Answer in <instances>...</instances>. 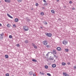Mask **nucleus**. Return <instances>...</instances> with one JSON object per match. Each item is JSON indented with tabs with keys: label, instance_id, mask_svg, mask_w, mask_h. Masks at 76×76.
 <instances>
[{
	"label": "nucleus",
	"instance_id": "1",
	"mask_svg": "<svg viewBox=\"0 0 76 76\" xmlns=\"http://www.w3.org/2000/svg\"><path fill=\"white\" fill-rule=\"evenodd\" d=\"M24 30H25V31H28V27L27 26H23Z\"/></svg>",
	"mask_w": 76,
	"mask_h": 76
},
{
	"label": "nucleus",
	"instance_id": "2",
	"mask_svg": "<svg viewBox=\"0 0 76 76\" xmlns=\"http://www.w3.org/2000/svg\"><path fill=\"white\" fill-rule=\"evenodd\" d=\"M47 35L48 37H51L52 36L51 33H47Z\"/></svg>",
	"mask_w": 76,
	"mask_h": 76
},
{
	"label": "nucleus",
	"instance_id": "3",
	"mask_svg": "<svg viewBox=\"0 0 76 76\" xmlns=\"http://www.w3.org/2000/svg\"><path fill=\"white\" fill-rule=\"evenodd\" d=\"M62 43L63 44H64V45H66V44H67V41L64 40L62 42Z\"/></svg>",
	"mask_w": 76,
	"mask_h": 76
},
{
	"label": "nucleus",
	"instance_id": "4",
	"mask_svg": "<svg viewBox=\"0 0 76 76\" xmlns=\"http://www.w3.org/2000/svg\"><path fill=\"white\" fill-rule=\"evenodd\" d=\"M42 43L45 45H46L47 44V42H45V41L43 42Z\"/></svg>",
	"mask_w": 76,
	"mask_h": 76
},
{
	"label": "nucleus",
	"instance_id": "5",
	"mask_svg": "<svg viewBox=\"0 0 76 76\" xmlns=\"http://www.w3.org/2000/svg\"><path fill=\"white\" fill-rule=\"evenodd\" d=\"M57 50H58V51H61V48L60 47H58L57 48Z\"/></svg>",
	"mask_w": 76,
	"mask_h": 76
},
{
	"label": "nucleus",
	"instance_id": "6",
	"mask_svg": "<svg viewBox=\"0 0 76 76\" xmlns=\"http://www.w3.org/2000/svg\"><path fill=\"white\" fill-rule=\"evenodd\" d=\"M26 20H27L28 22H29L31 21V19H29L27 17L26 18Z\"/></svg>",
	"mask_w": 76,
	"mask_h": 76
},
{
	"label": "nucleus",
	"instance_id": "7",
	"mask_svg": "<svg viewBox=\"0 0 76 76\" xmlns=\"http://www.w3.org/2000/svg\"><path fill=\"white\" fill-rule=\"evenodd\" d=\"M7 16H8L9 17V18H11V19H13V17H12V16L10 15L9 14L7 13Z\"/></svg>",
	"mask_w": 76,
	"mask_h": 76
},
{
	"label": "nucleus",
	"instance_id": "8",
	"mask_svg": "<svg viewBox=\"0 0 76 76\" xmlns=\"http://www.w3.org/2000/svg\"><path fill=\"white\" fill-rule=\"evenodd\" d=\"M63 75L65 76H69L68 74L64 73H63Z\"/></svg>",
	"mask_w": 76,
	"mask_h": 76
},
{
	"label": "nucleus",
	"instance_id": "9",
	"mask_svg": "<svg viewBox=\"0 0 76 76\" xmlns=\"http://www.w3.org/2000/svg\"><path fill=\"white\" fill-rule=\"evenodd\" d=\"M4 35V34L2 33V34H0V38H3V35Z\"/></svg>",
	"mask_w": 76,
	"mask_h": 76
},
{
	"label": "nucleus",
	"instance_id": "10",
	"mask_svg": "<svg viewBox=\"0 0 76 76\" xmlns=\"http://www.w3.org/2000/svg\"><path fill=\"white\" fill-rule=\"evenodd\" d=\"M52 67L53 68H54V67H56V64H53L52 65Z\"/></svg>",
	"mask_w": 76,
	"mask_h": 76
},
{
	"label": "nucleus",
	"instance_id": "11",
	"mask_svg": "<svg viewBox=\"0 0 76 76\" xmlns=\"http://www.w3.org/2000/svg\"><path fill=\"white\" fill-rule=\"evenodd\" d=\"M28 74L29 75H32L33 74V72L31 71L29 72Z\"/></svg>",
	"mask_w": 76,
	"mask_h": 76
},
{
	"label": "nucleus",
	"instance_id": "12",
	"mask_svg": "<svg viewBox=\"0 0 76 76\" xmlns=\"http://www.w3.org/2000/svg\"><path fill=\"white\" fill-rule=\"evenodd\" d=\"M7 3H10V0H4Z\"/></svg>",
	"mask_w": 76,
	"mask_h": 76
},
{
	"label": "nucleus",
	"instance_id": "13",
	"mask_svg": "<svg viewBox=\"0 0 76 76\" xmlns=\"http://www.w3.org/2000/svg\"><path fill=\"white\" fill-rule=\"evenodd\" d=\"M15 22H18V21H19V19L18 18H15Z\"/></svg>",
	"mask_w": 76,
	"mask_h": 76
},
{
	"label": "nucleus",
	"instance_id": "14",
	"mask_svg": "<svg viewBox=\"0 0 76 76\" xmlns=\"http://www.w3.org/2000/svg\"><path fill=\"white\" fill-rule=\"evenodd\" d=\"M53 53H54L55 54H57V52H56V50H53Z\"/></svg>",
	"mask_w": 76,
	"mask_h": 76
},
{
	"label": "nucleus",
	"instance_id": "15",
	"mask_svg": "<svg viewBox=\"0 0 76 76\" xmlns=\"http://www.w3.org/2000/svg\"><path fill=\"white\" fill-rule=\"evenodd\" d=\"M5 58H9V56H8V55H5Z\"/></svg>",
	"mask_w": 76,
	"mask_h": 76
},
{
	"label": "nucleus",
	"instance_id": "16",
	"mask_svg": "<svg viewBox=\"0 0 76 76\" xmlns=\"http://www.w3.org/2000/svg\"><path fill=\"white\" fill-rule=\"evenodd\" d=\"M32 61H34V62H37V61L36 60V59H32Z\"/></svg>",
	"mask_w": 76,
	"mask_h": 76
},
{
	"label": "nucleus",
	"instance_id": "17",
	"mask_svg": "<svg viewBox=\"0 0 76 76\" xmlns=\"http://www.w3.org/2000/svg\"><path fill=\"white\" fill-rule=\"evenodd\" d=\"M62 66H65V65H66V63L64 62H62Z\"/></svg>",
	"mask_w": 76,
	"mask_h": 76
},
{
	"label": "nucleus",
	"instance_id": "18",
	"mask_svg": "<svg viewBox=\"0 0 76 76\" xmlns=\"http://www.w3.org/2000/svg\"><path fill=\"white\" fill-rule=\"evenodd\" d=\"M51 12L52 13H55V11H54V10H51Z\"/></svg>",
	"mask_w": 76,
	"mask_h": 76
},
{
	"label": "nucleus",
	"instance_id": "19",
	"mask_svg": "<svg viewBox=\"0 0 76 76\" xmlns=\"http://www.w3.org/2000/svg\"><path fill=\"white\" fill-rule=\"evenodd\" d=\"M65 50L66 52H68V51H69V49H66Z\"/></svg>",
	"mask_w": 76,
	"mask_h": 76
},
{
	"label": "nucleus",
	"instance_id": "20",
	"mask_svg": "<svg viewBox=\"0 0 76 76\" xmlns=\"http://www.w3.org/2000/svg\"><path fill=\"white\" fill-rule=\"evenodd\" d=\"M44 5L45 6H47V5H48V3H45L44 4Z\"/></svg>",
	"mask_w": 76,
	"mask_h": 76
},
{
	"label": "nucleus",
	"instance_id": "21",
	"mask_svg": "<svg viewBox=\"0 0 76 76\" xmlns=\"http://www.w3.org/2000/svg\"><path fill=\"white\" fill-rule=\"evenodd\" d=\"M50 47H51V46L50 45H46V47L47 48H50Z\"/></svg>",
	"mask_w": 76,
	"mask_h": 76
},
{
	"label": "nucleus",
	"instance_id": "22",
	"mask_svg": "<svg viewBox=\"0 0 76 76\" xmlns=\"http://www.w3.org/2000/svg\"><path fill=\"white\" fill-rule=\"evenodd\" d=\"M25 42L26 44H28V41L27 40H26L25 41Z\"/></svg>",
	"mask_w": 76,
	"mask_h": 76
},
{
	"label": "nucleus",
	"instance_id": "23",
	"mask_svg": "<svg viewBox=\"0 0 76 76\" xmlns=\"http://www.w3.org/2000/svg\"><path fill=\"white\" fill-rule=\"evenodd\" d=\"M43 23L45 25H47V22H45V21H44Z\"/></svg>",
	"mask_w": 76,
	"mask_h": 76
},
{
	"label": "nucleus",
	"instance_id": "24",
	"mask_svg": "<svg viewBox=\"0 0 76 76\" xmlns=\"http://www.w3.org/2000/svg\"><path fill=\"white\" fill-rule=\"evenodd\" d=\"M13 26L14 28H16V25L15 24H13Z\"/></svg>",
	"mask_w": 76,
	"mask_h": 76
},
{
	"label": "nucleus",
	"instance_id": "25",
	"mask_svg": "<svg viewBox=\"0 0 76 76\" xmlns=\"http://www.w3.org/2000/svg\"><path fill=\"white\" fill-rule=\"evenodd\" d=\"M44 13L42 12H41L40 13V15H42V16H43V15H44Z\"/></svg>",
	"mask_w": 76,
	"mask_h": 76
},
{
	"label": "nucleus",
	"instance_id": "26",
	"mask_svg": "<svg viewBox=\"0 0 76 76\" xmlns=\"http://www.w3.org/2000/svg\"><path fill=\"white\" fill-rule=\"evenodd\" d=\"M7 26L8 27V28H10V24H8L7 25Z\"/></svg>",
	"mask_w": 76,
	"mask_h": 76
},
{
	"label": "nucleus",
	"instance_id": "27",
	"mask_svg": "<svg viewBox=\"0 0 76 76\" xmlns=\"http://www.w3.org/2000/svg\"><path fill=\"white\" fill-rule=\"evenodd\" d=\"M45 69H48V66L46 65V66H45Z\"/></svg>",
	"mask_w": 76,
	"mask_h": 76
},
{
	"label": "nucleus",
	"instance_id": "28",
	"mask_svg": "<svg viewBox=\"0 0 76 76\" xmlns=\"http://www.w3.org/2000/svg\"><path fill=\"white\" fill-rule=\"evenodd\" d=\"M18 2H19V3H20L22 1V0H18Z\"/></svg>",
	"mask_w": 76,
	"mask_h": 76
},
{
	"label": "nucleus",
	"instance_id": "29",
	"mask_svg": "<svg viewBox=\"0 0 76 76\" xmlns=\"http://www.w3.org/2000/svg\"><path fill=\"white\" fill-rule=\"evenodd\" d=\"M35 5H36V6H38L39 5V4H38V3H36V4H35Z\"/></svg>",
	"mask_w": 76,
	"mask_h": 76
},
{
	"label": "nucleus",
	"instance_id": "30",
	"mask_svg": "<svg viewBox=\"0 0 76 76\" xmlns=\"http://www.w3.org/2000/svg\"><path fill=\"white\" fill-rule=\"evenodd\" d=\"M34 48L37 49V46L35 45L34 46Z\"/></svg>",
	"mask_w": 76,
	"mask_h": 76
},
{
	"label": "nucleus",
	"instance_id": "31",
	"mask_svg": "<svg viewBox=\"0 0 76 76\" xmlns=\"http://www.w3.org/2000/svg\"><path fill=\"white\" fill-rule=\"evenodd\" d=\"M9 38H12V35H10L9 36Z\"/></svg>",
	"mask_w": 76,
	"mask_h": 76
},
{
	"label": "nucleus",
	"instance_id": "32",
	"mask_svg": "<svg viewBox=\"0 0 76 76\" xmlns=\"http://www.w3.org/2000/svg\"><path fill=\"white\" fill-rule=\"evenodd\" d=\"M40 73H41V75H44V73H41L40 72Z\"/></svg>",
	"mask_w": 76,
	"mask_h": 76
},
{
	"label": "nucleus",
	"instance_id": "33",
	"mask_svg": "<svg viewBox=\"0 0 76 76\" xmlns=\"http://www.w3.org/2000/svg\"><path fill=\"white\" fill-rule=\"evenodd\" d=\"M69 3L70 4H72L73 3V2H72V1H70L69 2Z\"/></svg>",
	"mask_w": 76,
	"mask_h": 76
},
{
	"label": "nucleus",
	"instance_id": "34",
	"mask_svg": "<svg viewBox=\"0 0 76 76\" xmlns=\"http://www.w3.org/2000/svg\"><path fill=\"white\" fill-rule=\"evenodd\" d=\"M47 75H48V76H51V74L50 73H47Z\"/></svg>",
	"mask_w": 76,
	"mask_h": 76
},
{
	"label": "nucleus",
	"instance_id": "35",
	"mask_svg": "<svg viewBox=\"0 0 76 76\" xmlns=\"http://www.w3.org/2000/svg\"><path fill=\"white\" fill-rule=\"evenodd\" d=\"M6 76H9V74L8 73H7L6 74Z\"/></svg>",
	"mask_w": 76,
	"mask_h": 76
},
{
	"label": "nucleus",
	"instance_id": "36",
	"mask_svg": "<svg viewBox=\"0 0 76 76\" xmlns=\"http://www.w3.org/2000/svg\"><path fill=\"white\" fill-rule=\"evenodd\" d=\"M16 46H17V47H19V46H20V45L19 44H17L16 45Z\"/></svg>",
	"mask_w": 76,
	"mask_h": 76
},
{
	"label": "nucleus",
	"instance_id": "37",
	"mask_svg": "<svg viewBox=\"0 0 76 76\" xmlns=\"http://www.w3.org/2000/svg\"><path fill=\"white\" fill-rule=\"evenodd\" d=\"M32 45H33V46H35V44H34V43H32Z\"/></svg>",
	"mask_w": 76,
	"mask_h": 76
},
{
	"label": "nucleus",
	"instance_id": "38",
	"mask_svg": "<svg viewBox=\"0 0 76 76\" xmlns=\"http://www.w3.org/2000/svg\"><path fill=\"white\" fill-rule=\"evenodd\" d=\"M43 1L44 2V3H46V2H47V1H46L45 0H43Z\"/></svg>",
	"mask_w": 76,
	"mask_h": 76
},
{
	"label": "nucleus",
	"instance_id": "39",
	"mask_svg": "<svg viewBox=\"0 0 76 76\" xmlns=\"http://www.w3.org/2000/svg\"><path fill=\"white\" fill-rule=\"evenodd\" d=\"M67 64L68 65L70 64V63L69 62H68L67 63Z\"/></svg>",
	"mask_w": 76,
	"mask_h": 76
},
{
	"label": "nucleus",
	"instance_id": "40",
	"mask_svg": "<svg viewBox=\"0 0 76 76\" xmlns=\"http://www.w3.org/2000/svg\"><path fill=\"white\" fill-rule=\"evenodd\" d=\"M74 69H76V66H74Z\"/></svg>",
	"mask_w": 76,
	"mask_h": 76
},
{
	"label": "nucleus",
	"instance_id": "41",
	"mask_svg": "<svg viewBox=\"0 0 76 76\" xmlns=\"http://www.w3.org/2000/svg\"><path fill=\"white\" fill-rule=\"evenodd\" d=\"M33 76H36V74H34L33 75Z\"/></svg>",
	"mask_w": 76,
	"mask_h": 76
},
{
	"label": "nucleus",
	"instance_id": "42",
	"mask_svg": "<svg viewBox=\"0 0 76 76\" xmlns=\"http://www.w3.org/2000/svg\"><path fill=\"white\" fill-rule=\"evenodd\" d=\"M72 10H75V8L73 7V8L72 9Z\"/></svg>",
	"mask_w": 76,
	"mask_h": 76
},
{
	"label": "nucleus",
	"instance_id": "43",
	"mask_svg": "<svg viewBox=\"0 0 76 76\" xmlns=\"http://www.w3.org/2000/svg\"><path fill=\"white\" fill-rule=\"evenodd\" d=\"M42 9H45V8L44 7H42Z\"/></svg>",
	"mask_w": 76,
	"mask_h": 76
},
{
	"label": "nucleus",
	"instance_id": "44",
	"mask_svg": "<svg viewBox=\"0 0 76 76\" xmlns=\"http://www.w3.org/2000/svg\"><path fill=\"white\" fill-rule=\"evenodd\" d=\"M40 28H41V29H42L43 28L41 26Z\"/></svg>",
	"mask_w": 76,
	"mask_h": 76
},
{
	"label": "nucleus",
	"instance_id": "45",
	"mask_svg": "<svg viewBox=\"0 0 76 76\" xmlns=\"http://www.w3.org/2000/svg\"><path fill=\"white\" fill-rule=\"evenodd\" d=\"M46 56H48V54H46Z\"/></svg>",
	"mask_w": 76,
	"mask_h": 76
},
{
	"label": "nucleus",
	"instance_id": "46",
	"mask_svg": "<svg viewBox=\"0 0 76 76\" xmlns=\"http://www.w3.org/2000/svg\"><path fill=\"white\" fill-rule=\"evenodd\" d=\"M59 0H57V1L58 2V1H59Z\"/></svg>",
	"mask_w": 76,
	"mask_h": 76
},
{
	"label": "nucleus",
	"instance_id": "47",
	"mask_svg": "<svg viewBox=\"0 0 76 76\" xmlns=\"http://www.w3.org/2000/svg\"><path fill=\"white\" fill-rule=\"evenodd\" d=\"M0 26H1V24L0 23Z\"/></svg>",
	"mask_w": 76,
	"mask_h": 76
},
{
	"label": "nucleus",
	"instance_id": "48",
	"mask_svg": "<svg viewBox=\"0 0 76 76\" xmlns=\"http://www.w3.org/2000/svg\"><path fill=\"white\" fill-rule=\"evenodd\" d=\"M54 61H56V60H54Z\"/></svg>",
	"mask_w": 76,
	"mask_h": 76
},
{
	"label": "nucleus",
	"instance_id": "49",
	"mask_svg": "<svg viewBox=\"0 0 76 76\" xmlns=\"http://www.w3.org/2000/svg\"><path fill=\"white\" fill-rule=\"evenodd\" d=\"M31 10H33V8H32V9H31Z\"/></svg>",
	"mask_w": 76,
	"mask_h": 76
},
{
	"label": "nucleus",
	"instance_id": "50",
	"mask_svg": "<svg viewBox=\"0 0 76 76\" xmlns=\"http://www.w3.org/2000/svg\"><path fill=\"white\" fill-rule=\"evenodd\" d=\"M54 55V57H55V55Z\"/></svg>",
	"mask_w": 76,
	"mask_h": 76
},
{
	"label": "nucleus",
	"instance_id": "51",
	"mask_svg": "<svg viewBox=\"0 0 76 76\" xmlns=\"http://www.w3.org/2000/svg\"><path fill=\"white\" fill-rule=\"evenodd\" d=\"M45 42H47V41H46V40H45Z\"/></svg>",
	"mask_w": 76,
	"mask_h": 76
},
{
	"label": "nucleus",
	"instance_id": "52",
	"mask_svg": "<svg viewBox=\"0 0 76 76\" xmlns=\"http://www.w3.org/2000/svg\"><path fill=\"white\" fill-rule=\"evenodd\" d=\"M1 3V1H0V3Z\"/></svg>",
	"mask_w": 76,
	"mask_h": 76
},
{
	"label": "nucleus",
	"instance_id": "53",
	"mask_svg": "<svg viewBox=\"0 0 76 76\" xmlns=\"http://www.w3.org/2000/svg\"><path fill=\"white\" fill-rule=\"evenodd\" d=\"M55 57H57V56H55Z\"/></svg>",
	"mask_w": 76,
	"mask_h": 76
},
{
	"label": "nucleus",
	"instance_id": "54",
	"mask_svg": "<svg viewBox=\"0 0 76 76\" xmlns=\"http://www.w3.org/2000/svg\"><path fill=\"white\" fill-rule=\"evenodd\" d=\"M52 60H54V58L52 59Z\"/></svg>",
	"mask_w": 76,
	"mask_h": 76
},
{
	"label": "nucleus",
	"instance_id": "55",
	"mask_svg": "<svg viewBox=\"0 0 76 76\" xmlns=\"http://www.w3.org/2000/svg\"><path fill=\"white\" fill-rule=\"evenodd\" d=\"M49 53H50V52H48V54Z\"/></svg>",
	"mask_w": 76,
	"mask_h": 76
},
{
	"label": "nucleus",
	"instance_id": "56",
	"mask_svg": "<svg viewBox=\"0 0 76 76\" xmlns=\"http://www.w3.org/2000/svg\"><path fill=\"white\" fill-rule=\"evenodd\" d=\"M57 56H56V58H57Z\"/></svg>",
	"mask_w": 76,
	"mask_h": 76
},
{
	"label": "nucleus",
	"instance_id": "57",
	"mask_svg": "<svg viewBox=\"0 0 76 76\" xmlns=\"http://www.w3.org/2000/svg\"><path fill=\"white\" fill-rule=\"evenodd\" d=\"M51 59H52V58H51Z\"/></svg>",
	"mask_w": 76,
	"mask_h": 76
},
{
	"label": "nucleus",
	"instance_id": "58",
	"mask_svg": "<svg viewBox=\"0 0 76 76\" xmlns=\"http://www.w3.org/2000/svg\"><path fill=\"white\" fill-rule=\"evenodd\" d=\"M50 58H51V56L50 57Z\"/></svg>",
	"mask_w": 76,
	"mask_h": 76
}]
</instances>
